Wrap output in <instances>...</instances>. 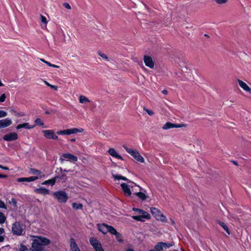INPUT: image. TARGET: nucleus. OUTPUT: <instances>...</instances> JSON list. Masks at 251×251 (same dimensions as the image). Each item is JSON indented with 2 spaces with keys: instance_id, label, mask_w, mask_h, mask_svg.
<instances>
[{
  "instance_id": "f257e3e1",
  "label": "nucleus",
  "mask_w": 251,
  "mask_h": 251,
  "mask_svg": "<svg viewBox=\"0 0 251 251\" xmlns=\"http://www.w3.org/2000/svg\"><path fill=\"white\" fill-rule=\"evenodd\" d=\"M33 238L31 246L34 251H42L44 246L51 242L50 239L42 236H33Z\"/></svg>"
},
{
  "instance_id": "f03ea898",
  "label": "nucleus",
  "mask_w": 251,
  "mask_h": 251,
  "mask_svg": "<svg viewBox=\"0 0 251 251\" xmlns=\"http://www.w3.org/2000/svg\"><path fill=\"white\" fill-rule=\"evenodd\" d=\"M52 196L60 203H65L68 199V194L65 191L62 190L53 193Z\"/></svg>"
},
{
  "instance_id": "7ed1b4c3",
  "label": "nucleus",
  "mask_w": 251,
  "mask_h": 251,
  "mask_svg": "<svg viewBox=\"0 0 251 251\" xmlns=\"http://www.w3.org/2000/svg\"><path fill=\"white\" fill-rule=\"evenodd\" d=\"M124 148L126 151L131 155H132L137 161L141 163H143L145 161L144 158L137 151L134 150L130 148H128L125 146H124Z\"/></svg>"
},
{
  "instance_id": "20e7f679",
  "label": "nucleus",
  "mask_w": 251,
  "mask_h": 251,
  "mask_svg": "<svg viewBox=\"0 0 251 251\" xmlns=\"http://www.w3.org/2000/svg\"><path fill=\"white\" fill-rule=\"evenodd\" d=\"M11 231L14 235L21 236L23 235L24 228L19 222H15L12 224Z\"/></svg>"
},
{
  "instance_id": "39448f33",
  "label": "nucleus",
  "mask_w": 251,
  "mask_h": 251,
  "mask_svg": "<svg viewBox=\"0 0 251 251\" xmlns=\"http://www.w3.org/2000/svg\"><path fill=\"white\" fill-rule=\"evenodd\" d=\"M150 210L151 212L156 220L163 222L166 221V216H164L158 208L151 207Z\"/></svg>"
},
{
  "instance_id": "423d86ee",
  "label": "nucleus",
  "mask_w": 251,
  "mask_h": 251,
  "mask_svg": "<svg viewBox=\"0 0 251 251\" xmlns=\"http://www.w3.org/2000/svg\"><path fill=\"white\" fill-rule=\"evenodd\" d=\"M83 131L82 128H73L71 129H64L57 132L58 135H70L72 134L76 133L77 132H81Z\"/></svg>"
},
{
  "instance_id": "0eeeda50",
  "label": "nucleus",
  "mask_w": 251,
  "mask_h": 251,
  "mask_svg": "<svg viewBox=\"0 0 251 251\" xmlns=\"http://www.w3.org/2000/svg\"><path fill=\"white\" fill-rule=\"evenodd\" d=\"M65 159L73 162H75L77 161V157L70 153H63L59 160L62 163Z\"/></svg>"
},
{
  "instance_id": "6e6552de",
  "label": "nucleus",
  "mask_w": 251,
  "mask_h": 251,
  "mask_svg": "<svg viewBox=\"0 0 251 251\" xmlns=\"http://www.w3.org/2000/svg\"><path fill=\"white\" fill-rule=\"evenodd\" d=\"M44 136L48 139L57 140L58 136L55 135L54 132L52 130L48 129L42 130Z\"/></svg>"
},
{
  "instance_id": "1a4fd4ad",
  "label": "nucleus",
  "mask_w": 251,
  "mask_h": 251,
  "mask_svg": "<svg viewBox=\"0 0 251 251\" xmlns=\"http://www.w3.org/2000/svg\"><path fill=\"white\" fill-rule=\"evenodd\" d=\"M143 60L146 66L151 69L154 68V62L151 56L145 55L144 56Z\"/></svg>"
},
{
  "instance_id": "9d476101",
  "label": "nucleus",
  "mask_w": 251,
  "mask_h": 251,
  "mask_svg": "<svg viewBox=\"0 0 251 251\" xmlns=\"http://www.w3.org/2000/svg\"><path fill=\"white\" fill-rule=\"evenodd\" d=\"M121 186L123 191L126 196L133 198L132 194L128 185L126 183H123L121 184Z\"/></svg>"
},
{
  "instance_id": "9b49d317",
  "label": "nucleus",
  "mask_w": 251,
  "mask_h": 251,
  "mask_svg": "<svg viewBox=\"0 0 251 251\" xmlns=\"http://www.w3.org/2000/svg\"><path fill=\"white\" fill-rule=\"evenodd\" d=\"M18 136L15 132H11L3 136V139L6 141H12L18 139Z\"/></svg>"
},
{
  "instance_id": "f8f14e48",
  "label": "nucleus",
  "mask_w": 251,
  "mask_h": 251,
  "mask_svg": "<svg viewBox=\"0 0 251 251\" xmlns=\"http://www.w3.org/2000/svg\"><path fill=\"white\" fill-rule=\"evenodd\" d=\"M186 126L184 124H176L170 122H167L163 126V129H168L173 128H179Z\"/></svg>"
},
{
  "instance_id": "ddd939ff",
  "label": "nucleus",
  "mask_w": 251,
  "mask_h": 251,
  "mask_svg": "<svg viewBox=\"0 0 251 251\" xmlns=\"http://www.w3.org/2000/svg\"><path fill=\"white\" fill-rule=\"evenodd\" d=\"M151 217V216L150 214L146 215H135L132 217L133 219L142 222H145V219H150Z\"/></svg>"
},
{
  "instance_id": "4468645a",
  "label": "nucleus",
  "mask_w": 251,
  "mask_h": 251,
  "mask_svg": "<svg viewBox=\"0 0 251 251\" xmlns=\"http://www.w3.org/2000/svg\"><path fill=\"white\" fill-rule=\"evenodd\" d=\"M12 124V121L9 118L0 120V129L5 128Z\"/></svg>"
},
{
  "instance_id": "2eb2a0df",
  "label": "nucleus",
  "mask_w": 251,
  "mask_h": 251,
  "mask_svg": "<svg viewBox=\"0 0 251 251\" xmlns=\"http://www.w3.org/2000/svg\"><path fill=\"white\" fill-rule=\"evenodd\" d=\"M97 226L100 231L102 232L103 234H106L108 232V225L106 224H98Z\"/></svg>"
},
{
  "instance_id": "dca6fc26",
  "label": "nucleus",
  "mask_w": 251,
  "mask_h": 251,
  "mask_svg": "<svg viewBox=\"0 0 251 251\" xmlns=\"http://www.w3.org/2000/svg\"><path fill=\"white\" fill-rule=\"evenodd\" d=\"M108 152L112 157H115L122 160H124L123 158L118 153L116 150L114 148H110Z\"/></svg>"
},
{
  "instance_id": "f3484780",
  "label": "nucleus",
  "mask_w": 251,
  "mask_h": 251,
  "mask_svg": "<svg viewBox=\"0 0 251 251\" xmlns=\"http://www.w3.org/2000/svg\"><path fill=\"white\" fill-rule=\"evenodd\" d=\"M34 192L37 194H42L43 195H48L50 193L49 190L43 187L35 189Z\"/></svg>"
},
{
  "instance_id": "a211bd4d",
  "label": "nucleus",
  "mask_w": 251,
  "mask_h": 251,
  "mask_svg": "<svg viewBox=\"0 0 251 251\" xmlns=\"http://www.w3.org/2000/svg\"><path fill=\"white\" fill-rule=\"evenodd\" d=\"M89 241L90 243L94 249L101 245L100 242L98 239L94 237H90Z\"/></svg>"
},
{
  "instance_id": "6ab92c4d",
  "label": "nucleus",
  "mask_w": 251,
  "mask_h": 251,
  "mask_svg": "<svg viewBox=\"0 0 251 251\" xmlns=\"http://www.w3.org/2000/svg\"><path fill=\"white\" fill-rule=\"evenodd\" d=\"M38 178V177L37 176H30L28 177L19 178L17 179V181L18 182H24V181L31 182V181H33L35 180H37Z\"/></svg>"
},
{
  "instance_id": "aec40b11",
  "label": "nucleus",
  "mask_w": 251,
  "mask_h": 251,
  "mask_svg": "<svg viewBox=\"0 0 251 251\" xmlns=\"http://www.w3.org/2000/svg\"><path fill=\"white\" fill-rule=\"evenodd\" d=\"M35 126V125H29L28 123H25L22 124H19L16 126L17 129H20L22 128H25L27 129H30L33 128Z\"/></svg>"
},
{
  "instance_id": "412c9836",
  "label": "nucleus",
  "mask_w": 251,
  "mask_h": 251,
  "mask_svg": "<svg viewBox=\"0 0 251 251\" xmlns=\"http://www.w3.org/2000/svg\"><path fill=\"white\" fill-rule=\"evenodd\" d=\"M70 247L71 251H78L80 250L73 238L70 239Z\"/></svg>"
},
{
  "instance_id": "4be33fe9",
  "label": "nucleus",
  "mask_w": 251,
  "mask_h": 251,
  "mask_svg": "<svg viewBox=\"0 0 251 251\" xmlns=\"http://www.w3.org/2000/svg\"><path fill=\"white\" fill-rule=\"evenodd\" d=\"M238 82L239 86L245 91L251 93V88H250L247 84L243 81L238 79Z\"/></svg>"
},
{
  "instance_id": "5701e85b",
  "label": "nucleus",
  "mask_w": 251,
  "mask_h": 251,
  "mask_svg": "<svg viewBox=\"0 0 251 251\" xmlns=\"http://www.w3.org/2000/svg\"><path fill=\"white\" fill-rule=\"evenodd\" d=\"M132 196L133 197L134 196L137 197L139 199L142 201H145L148 197L147 195L142 192L134 193L132 194Z\"/></svg>"
},
{
  "instance_id": "b1692460",
  "label": "nucleus",
  "mask_w": 251,
  "mask_h": 251,
  "mask_svg": "<svg viewBox=\"0 0 251 251\" xmlns=\"http://www.w3.org/2000/svg\"><path fill=\"white\" fill-rule=\"evenodd\" d=\"M57 177H58V176H54V177L52 178L51 179L47 180L44 181L42 183V184H43V185L50 184L51 186H53L56 182Z\"/></svg>"
},
{
  "instance_id": "393cba45",
  "label": "nucleus",
  "mask_w": 251,
  "mask_h": 251,
  "mask_svg": "<svg viewBox=\"0 0 251 251\" xmlns=\"http://www.w3.org/2000/svg\"><path fill=\"white\" fill-rule=\"evenodd\" d=\"M217 223L219 224V225H220L224 228V229L226 231V232L228 235L230 234V231H229V228H228L227 226L224 222L218 220L217 221Z\"/></svg>"
},
{
  "instance_id": "a878e982",
  "label": "nucleus",
  "mask_w": 251,
  "mask_h": 251,
  "mask_svg": "<svg viewBox=\"0 0 251 251\" xmlns=\"http://www.w3.org/2000/svg\"><path fill=\"white\" fill-rule=\"evenodd\" d=\"M113 176L115 179H118V180L121 179L123 180L126 181L128 183L131 182V181H130L128 178H127L125 176H124L122 175H113Z\"/></svg>"
},
{
  "instance_id": "bb28decb",
  "label": "nucleus",
  "mask_w": 251,
  "mask_h": 251,
  "mask_svg": "<svg viewBox=\"0 0 251 251\" xmlns=\"http://www.w3.org/2000/svg\"><path fill=\"white\" fill-rule=\"evenodd\" d=\"M163 250V248L160 242H158L154 246L153 249H151L149 251H162Z\"/></svg>"
},
{
  "instance_id": "cd10ccee",
  "label": "nucleus",
  "mask_w": 251,
  "mask_h": 251,
  "mask_svg": "<svg viewBox=\"0 0 251 251\" xmlns=\"http://www.w3.org/2000/svg\"><path fill=\"white\" fill-rule=\"evenodd\" d=\"M108 232L110 233L111 234L113 235H116V234H118V232L116 230V229L112 226H108Z\"/></svg>"
},
{
  "instance_id": "c85d7f7f",
  "label": "nucleus",
  "mask_w": 251,
  "mask_h": 251,
  "mask_svg": "<svg viewBox=\"0 0 251 251\" xmlns=\"http://www.w3.org/2000/svg\"><path fill=\"white\" fill-rule=\"evenodd\" d=\"M79 101L81 103L89 102L90 100L85 96H80L79 98Z\"/></svg>"
},
{
  "instance_id": "c756f323",
  "label": "nucleus",
  "mask_w": 251,
  "mask_h": 251,
  "mask_svg": "<svg viewBox=\"0 0 251 251\" xmlns=\"http://www.w3.org/2000/svg\"><path fill=\"white\" fill-rule=\"evenodd\" d=\"M72 207L73 208L78 210V209H82L83 207V205L81 203H77L76 202H73L72 203Z\"/></svg>"
},
{
  "instance_id": "7c9ffc66",
  "label": "nucleus",
  "mask_w": 251,
  "mask_h": 251,
  "mask_svg": "<svg viewBox=\"0 0 251 251\" xmlns=\"http://www.w3.org/2000/svg\"><path fill=\"white\" fill-rule=\"evenodd\" d=\"M5 231L4 228L0 227V242H3L4 240Z\"/></svg>"
},
{
  "instance_id": "2f4dec72",
  "label": "nucleus",
  "mask_w": 251,
  "mask_h": 251,
  "mask_svg": "<svg viewBox=\"0 0 251 251\" xmlns=\"http://www.w3.org/2000/svg\"><path fill=\"white\" fill-rule=\"evenodd\" d=\"M40 60L42 62H43L45 63V64H46L47 65H48L50 67H52L55 68H58L59 67L58 66L54 65V64H52L50 63L49 62L46 61L44 59H40Z\"/></svg>"
},
{
  "instance_id": "473e14b6",
  "label": "nucleus",
  "mask_w": 251,
  "mask_h": 251,
  "mask_svg": "<svg viewBox=\"0 0 251 251\" xmlns=\"http://www.w3.org/2000/svg\"><path fill=\"white\" fill-rule=\"evenodd\" d=\"M117 240L120 243L123 242V236L121 234L118 232V234L115 235Z\"/></svg>"
},
{
  "instance_id": "72a5a7b5",
  "label": "nucleus",
  "mask_w": 251,
  "mask_h": 251,
  "mask_svg": "<svg viewBox=\"0 0 251 251\" xmlns=\"http://www.w3.org/2000/svg\"><path fill=\"white\" fill-rule=\"evenodd\" d=\"M30 173L32 175H41L42 173L41 171L34 168L30 169Z\"/></svg>"
},
{
  "instance_id": "f704fd0d",
  "label": "nucleus",
  "mask_w": 251,
  "mask_h": 251,
  "mask_svg": "<svg viewBox=\"0 0 251 251\" xmlns=\"http://www.w3.org/2000/svg\"><path fill=\"white\" fill-rule=\"evenodd\" d=\"M27 250V248L26 246L23 245V244H20L19 248L17 250V251H26Z\"/></svg>"
},
{
  "instance_id": "c9c22d12",
  "label": "nucleus",
  "mask_w": 251,
  "mask_h": 251,
  "mask_svg": "<svg viewBox=\"0 0 251 251\" xmlns=\"http://www.w3.org/2000/svg\"><path fill=\"white\" fill-rule=\"evenodd\" d=\"M5 221L6 217L2 212H0V224H3Z\"/></svg>"
},
{
  "instance_id": "e433bc0d",
  "label": "nucleus",
  "mask_w": 251,
  "mask_h": 251,
  "mask_svg": "<svg viewBox=\"0 0 251 251\" xmlns=\"http://www.w3.org/2000/svg\"><path fill=\"white\" fill-rule=\"evenodd\" d=\"M34 123L35 124V126L36 125V126H42L44 125V123L42 121L41 119L40 118L36 119L35 120Z\"/></svg>"
},
{
  "instance_id": "4c0bfd02",
  "label": "nucleus",
  "mask_w": 251,
  "mask_h": 251,
  "mask_svg": "<svg viewBox=\"0 0 251 251\" xmlns=\"http://www.w3.org/2000/svg\"><path fill=\"white\" fill-rule=\"evenodd\" d=\"M58 176L57 178L60 179L63 182H65L67 179V177L65 174H62L61 176Z\"/></svg>"
},
{
  "instance_id": "58836bf2",
  "label": "nucleus",
  "mask_w": 251,
  "mask_h": 251,
  "mask_svg": "<svg viewBox=\"0 0 251 251\" xmlns=\"http://www.w3.org/2000/svg\"><path fill=\"white\" fill-rule=\"evenodd\" d=\"M163 248H170L171 247L173 246V244H170V243H166V242H160Z\"/></svg>"
},
{
  "instance_id": "ea45409f",
  "label": "nucleus",
  "mask_w": 251,
  "mask_h": 251,
  "mask_svg": "<svg viewBox=\"0 0 251 251\" xmlns=\"http://www.w3.org/2000/svg\"><path fill=\"white\" fill-rule=\"evenodd\" d=\"M45 83L48 86H49L50 88L53 89L55 90H56L57 89V87L56 86L52 85L50 84L49 82H48L47 81H45Z\"/></svg>"
},
{
  "instance_id": "a19ab883",
  "label": "nucleus",
  "mask_w": 251,
  "mask_h": 251,
  "mask_svg": "<svg viewBox=\"0 0 251 251\" xmlns=\"http://www.w3.org/2000/svg\"><path fill=\"white\" fill-rule=\"evenodd\" d=\"M7 113L3 110H0V118L5 117L7 116Z\"/></svg>"
},
{
  "instance_id": "79ce46f5",
  "label": "nucleus",
  "mask_w": 251,
  "mask_h": 251,
  "mask_svg": "<svg viewBox=\"0 0 251 251\" xmlns=\"http://www.w3.org/2000/svg\"><path fill=\"white\" fill-rule=\"evenodd\" d=\"M41 21L43 23H44L45 25H47L48 23L47 18L42 15H41Z\"/></svg>"
},
{
  "instance_id": "37998d69",
  "label": "nucleus",
  "mask_w": 251,
  "mask_h": 251,
  "mask_svg": "<svg viewBox=\"0 0 251 251\" xmlns=\"http://www.w3.org/2000/svg\"><path fill=\"white\" fill-rule=\"evenodd\" d=\"M15 116L17 117H23L25 116V113L23 112H16V114H15Z\"/></svg>"
},
{
  "instance_id": "c03bdc74",
  "label": "nucleus",
  "mask_w": 251,
  "mask_h": 251,
  "mask_svg": "<svg viewBox=\"0 0 251 251\" xmlns=\"http://www.w3.org/2000/svg\"><path fill=\"white\" fill-rule=\"evenodd\" d=\"M5 99H6V95H5V94H2L0 96V102H3L5 101Z\"/></svg>"
},
{
  "instance_id": "a18cd8bd",
  "label": "nucleus",
  "mask_w": 251,
  "mask_h": 251,
  "mask_svg": "<svg viewBox=\"0 0 251 251\" xmlns=\"http://www.w3.org/2000/svg\"><path fill=\"white\" fill-rule=\"evenodd\" d=\"M0 208L6 209L7 207L4 202L0 199Z\"/></svg>"
},
{
  "instance_id": "49530a36",
  "label": "nucleus",
  "mask_w": 251,
  "mask_h": 251,
  "mask_svg": "<svg viewBox=\"0 0 251 251\" xmlns=\"http://www.w3.org/2000/svg\"><path fill=\"white\" fill-rule=\"evenodd\" d=\"M98 54H99V55L100 57H101L102 58H104V59H106V60H107V59H108V57H107V56L105 54H104V53H101V52H98Z\"/></svg>"
},
{
  "instance_id": "de8ad7c7",
  "label": "nucleus",
  "mask_w": 251,
  "mask_h": 251,
  "mask_svg": "<svg viewBox=\"0 0 251 251\" xmlns=\"http://www.w3.org/2000/svg\"><path fill=\"white\" fill-rule=\"evenodd\" d=\"M138 214H140V215H146V214H149L148 212L145 211L144 210H143L142 209H139L138 210Z\"/></svg>"
},
{
  "instance_id": "09e8293b",
  "label": "nucleus",
  "mask_w": 251,
  "mask_h": 251,
  "mask_svg": "<svg viewBox=\"0 0 251 251\" xmlns=\"http://www.w3.org/2000/svg\"><path fill=\"white\" fill-rule=\"evenodd\" d=\"M228 0H215V1L218 4H224L226 3Z\"/></svg>"
},
{
  "instance_id": "8fccbe9b",
  "label": "nucleus",
  "mask_w": 251,
  "mask_h": 251,
  "mask_svg": "<svg viewBox=\"0 0 251 251\" xmlns=\"http://www.w3.org/2000/svg\"><path fill=\"white\" fill-rule=\"evenodd\" d=\"M95 251H104V249H103L102 245H100L97 247V248L94 249Z\"/></svg>"
},
{
  "instance_id": "3c124183",
  "label": "nucleus",
  "mask_w": 251,
  "mask_h": 251,
  "mask_svg": "<svg viewBox=\"0 0 251 251\" xmlns=\"http://www.w3.org/2000/svg\"><path fill=\"white\" fill-rule=\"evenodd\" d=\"M145 110L150 116H152L154 114V112L151 110H149L148 109H146Z\"/></svg>"
},
{
  "instance_id": "603ef678",
  "label": "nucleus",
  "mask_w": 251,
  "mask_h": 251,
  "mask_svg": "<svg viewBox=\"0 0 251 251\" xmlns=\"http://www.w3.org/2000/svg\"><path fill=\"white\" fill-rule=\"evenodd\" d=\"M63 6L67 9H71V7L70 4L68 3H64L63 4Z\"/></svg>"
},
{
  "instance_id": "864d4df0",
  "label": "nucleus",
  "mask_w": 251,
  "mask_h": 251,
  "mask_svg": "<svg viewBox=\"0 0 251 251\" xmlns=\"http://www.w3.org/2000/svg\"><path fill=\"white\" fill-rule=\"evenodd\" d=\"M11 201H12V202L13 204V205L16 206V205H17V201H16V200L15 199H14V198H12L11 199Z\"/></svg>"
},
{
  "instance_id": "5fc2aeb1",
  "label": "nucleus",
  "mask_w": 251,
  "mask_h": 251,
  "mask_svg": "<svg viewBox=\"0 0 251 251\" xmlns=\"http://www.w3.org/2000/svg\"><path fill=\"white\" fill-rule=\"evenodd\" d=\"M7 177V176L6 175L0 174V178H5Z\"/></svg>"
},
{
  "instance_id": "6e6d98bb",
  "label": "nucleus",
  "mask_w": 251,
  "mask_h": 251,
  "mask_svg": "<svg viewBox=\"0 0 251 251\" xmlns=\"http://www.w3.org/2000/svg\"><path fill=\"white\" fill-rule=\"evenodd\" d=\"M59 170L61 172H68L69 171L68 170H67L66 169H63L62 168H59Z\"/></svg>"
},
{
  "instance_id": "4d7b16f0",
  "label": "nucleus",
  "mask_w": 251,
  "mask_h": 251,
  "mask_svg": "<svg viewBox=\"0 0 251 251\" xmlns=\"http://www.w3.org/2000/svg\"><path fill=\"white\" fill-rule=\"evenodd\" d=\"M162 93L164 94V95H167L168 94V91L167 90H163L162 91Z\"/></svg>"
},
{
  "instance_id": "13d9d810",
  "label": "nucleus",
  "mask_w": 251,
  "mask_h": 251,
  "mask_svg": "<svg viewBox=\"0 0 251 251\" xmlns=\"http://www.w3.org/2000/svg\"><path fill=\"white\" fill-rule=\"evenodd\" d=\"M10 112L12 113H13L14 115L16 113L17 111H15L14 109H11L10 110Z\"/></svg>"
},
{
  "instance_id": "bf43d9fd",
  "label": "nucleus",
  "mask_w": 251,
  "mask_h": 251,
  "mask_svg": "<svg viewBox=\"0 0 251 251\" xmlns=\"http://www.w3.org/2000/svg\"><path fill=\"white\" fill-rule=\"evenodd\" d=\"M232 162L233 163V164H234L236 166H238V163L236 161H234L233 160V161H232Z\"/></svg>"
},
{
  "instance_id": "052dcab7",
  "label": "nucleus",
  "mask_w": 251,
  "mask_h": 251,
  "mask_svg": "<svg viewBox=\"0 0 251 251\" xmlns=\"http://www.w3.org/2000/svg\"><path fill=\"white\" fill-rule=\"evenodd\" d=\"M2 169L4 170H9V168L7 167H6V166H3Z\"/></svg>"
},
{
  "instance_id": "680f3d73",
  "label": "nucleus",
  "mask_w": 251,
  "mask_h": 251,
  "mask_svg": "<svg viewBox=\"0 0 251 251\" xmlns=\"http://www.w3.org/2000/svg\"><path fill=\"white\" fill-rule=\"evenodd\" d=\"M139 208H133V210L134 211H136V212H138V210H139Z\"/></svg>"
},
{
  "instance_id": "e2e57ef3",
  "label": "nucleus",
  "mask_w": 251,
  "mask_h": 251,
  "mask_svg": "<svg viewBox=\"0 0 251 251\" xmlns=\"http://www.w3.org/2000/svg\"><path fill=\"white\" fill-rule=\"evenodd\" d=\"M126 251H134L133 249H128Z\"/></svg>"
},
{
  "instance_id": "0e129e2a",
  "label": "nucleus",
  "mask_w": 251,
  "mask_h": 251,
  "mask_svg": "<svg viewBox=\"0 0 251 251\" xmlns=\"http://www.w3.org/2000/svg\"><path fill=\"white\" fill-rule=\"evenodd\" d=\"M71 142H74L75 141V138H72L70 140Z\"/></svg>"
},
{
  "instance_id": "69168bd1",
  "label": "nucleus",
  "mask_w": 251,
  "mask_h": 251,
  "mask_svg": "<svg viewBox=\"0 0 251 251\" xmlns=\"http://www.w3.org/2000/svg\"><path fill=\"white\" fill-rule=\"evenodd\" d=\"M3 166H2V165L0 164V169H3Z\"/></svg>"
},
{
  "instance_id": "338daca9",
  "label": "nucleus",
  "mask_w": 251,
  "mask_h": 251,
  "mask_svg": "<svg viewBox=\"0 0 251 251\" xmlns=\"http://www.w3.org/2000/svg\"><path fill=\"white\" fill-rule=\"evenodd\" d=\"M204 36H205V37H208V35L207 34H204Z\"/></svg>"
},
{
  "instance_id": "774afa93",
  "label": "nucleus",
  "mask_w": 251,
  "mask_h": 251,
  "mask_svg": "<svg viewBox=\"0 0 251 251\" xmlns=\"http://www.w3.org/2000/svg\"><path fill=\"white\" fill-rule=\"evenodd\" d=\"M46 113H47V114H49V112H48V111H46Z\"/></svg>"
}]
</instances>
